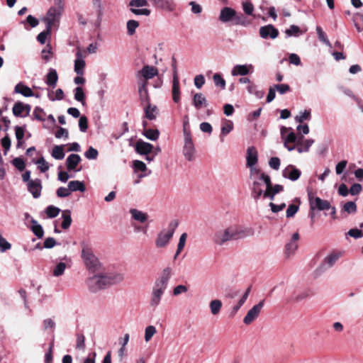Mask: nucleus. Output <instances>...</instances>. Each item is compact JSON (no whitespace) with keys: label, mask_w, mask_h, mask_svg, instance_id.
<instances>
[{"label":"nucleus","mask_w":363,"mask_h":363,"mask_svg":"<svg viewBox=\"0 0 363 363\" xmlns=\"http://www.w3.org/2000/svg\"><path fill=\"white\" fill-rule=\"evenodd\" d=\"M300 238L298 233H294L292 235L291 240L286 244L284 249V255L286 258L293 256L298 247V241Z\"/></svg>","instance_id":"obj_10"},{"label":"nucleus","mask_w":363,"mask_h":363,"mask_svg":"<svg viewBox=\"0 0 363 363\" xmlns=\"http://www.w3.org/2000/svg\"><path fill=\"white\" fill-rule=\"evenodd\" d=\"M233 23L235 25H241L243 26H247L250 24V22L247 21L246 18L241 13L238 14L235 13V18L233 19Z\"/></svg>","instance_id":"obj_46"},{"label":"nucleus","mask_w":363,"mask_h":363,"mask_svg":"<svg viewBox=\"0 0 363 363\" xmlns=\"http://www.w3.org/2000/svg\"><path fill=\"white\" fill-rule=\"evenodd\" d=\"M265 178V190L263 192L262 196L264 199H269L270 200H274L275 194L271 190V178L270 177H264Z\"/></svg>","instance_id":"obj_33"},{"label":"nucleus","mask_w":363,"mask_h":363,"mask_svg":"<svg viewBox=\"0 0 363 363\" xmlns=\"http://www.w3.org/2000/svg\"><path fill=\"white\" fill-rule=\"evenodd\" d=\"M300 33V28L298 26L292 25L289 28L286 29L285 33L287 37L298 36Z\"/></svg>","instance_id":"obj_57"},{"label":"nucleus","mask_w":363,"mask_h":363,"mask_svg":"<svg viewBox=\"0 0 363 363\" xmlns=\"http://www.w3.org/2000/svg\"><path fill=\"white\" fill-rule=\"evenodd\" d=\"M99 152L96 149L93 147H89L85 152L84 156L88 160H95L97 158Z\"/></svg>","instance_id":"obj_55"},{"label":"nucleus","mask_w":363,"mask_h":363,"mask_svg":"<svg viewBox=\"0 0 363 363\" xmlns=\"http://www.w3.org/2000/svg\"><path fill=\"white\" fill-rule=\"evenodd\" d=\"M146 85H147L146 82H144L141 85H140L138 91H139L140 99L142 101L149 102V96H148V92H147V89L146 88Z\"/></svg>","instance_id":"obj_44"},{"label":"nucleus","mask_w":363,"mask_h":363,"mask_svg":"<svg viewBox=\"0 0 363 363\" xmlns=\"http://www.w3.org/2000/svg\"><path fill=\"white\" fill-rule=\"evenodd\" d=\"M235 13L236 11L234 9L230 7H224L220 11L219 20L223 23H227L230 21H233Z\"/></svg>","instance_id":"obj_21"},{"label":"nucleus","mask_w":363,"mask_h":363,"mask_svg":"<svg viewBox=\"0 0 363 363\" xmlns=\"http://www.w3.org/2000/svg\"><path fill=\"white\" fill-rule=\"evenodd\" d=\"M213 82L217 86L224 89L225 88V81L220 74H215L213 77Z\"/></svg>","instance_id":"obj_53"},{"label":"nucleus","mask_w":363,"mask_h":363,"mask_svg":"<svg viewBox=\"0 0 363 363\" xmlns=\"http://www.w3.org/2000/svg\"><path fill=\"white\" fill-rule=\"evenodd\" d=\"M74 99L84 106L86 102L84 101L85 94L84 93L83 89L81 86H77L74 89Z\"/></svg>","instance_id":"obj_42"},{"label":"nucleus","mask_w":363,"mask_h":363,"mask_svg":"<svg viewBox=\"0 0 363 363\" xmlns=\"http://www.w3.org/2000/svg\"><path fill=\"white\" fill-rule=\"evenodd\" d=\"M66 269V264L64 262H60L58 263L55 269H53V275L55 277H60L65 272V270Z\"/></svg>","instance_id":"obj_54"},{"label":"nucleus","mask_w":363,"mask_h":363,"mask_svg":"<svg viewBox=\"0 0 363 363\" xmlns=\"http://www.w3.org/2000/svg\"><path fill=\"white\" fill-rule=\"evenodd\" d=\"M316 32L318 36V38L320 41L324 43L325 45L330 46V43L328 40L325 33L323 32L322 28L320 26L316 27Z\"/></svg>","instance_id":"obj_56"},{"label":"nucleus","mask_w":363,"mask_h":363,"mask_svg":"<svg viewBox=\"0 0 363 363\" xmlns=\"http://www.w3.org/2000/svg\"><path fill=\"white\" fill-rule=\"evenodd\" d=\"M310 210H318V211H324L328 210L330 208V203L327 200H323L320 197L315 196L313 193L311 191L308 192Z\"/></svg>","instance_id":"obj_6"},{"label":"nucleus","mask_w":363,"mask_h":363,"mask_svg":"<svg viewBox=\"0 0 363 363\" xmlns=\"http://www.w3.org/2000/svg\"><path fill=\"white\" fill-rule=\"evenodd\" d=\"M298 206L296 204H290L286 210V216L287 218H291L294 217V215L297 213L298 211Z\"/></svg>","instance_id":"obj_61"},{"label":"nucleus","mask_w":363,"mask_h":363,"mask_svg":"<svg viewBox=\"0 0 363 363\" xmlns=\"http://www.w3.org/2000/svg\"><path fill=\"white\" fill-rule=\"evenodd\" d=\"M139 26V23L135 20H129L127 22V30L129 35H133L135 33L136 28Z\"/></svg>","instance_id":"obj_49"},{"label":"nucleus","mask_w":363,"mask_h":363,"mask_svg":"<svg viewBox=\"0 0 363 363\" xmlns=\"http://www.w3.org/2000/svg\"><path fill=\"white\" fill-rule=\"evenodd\" d=\"M311 119V111L305 110L303 112H300L298 115L295 117V121L299 123H303L304 121Z\"/></svg>","instance_id":"obj_47"},{"label":"nucleus","mask_w":363,"mask_h":363,"mask_svg":"<svg viewBox=\"0 0 363 363\" xmlns=\"http://www.w3.org/2000/svg\"><path fill=\"white\" fill-rule=\"evenodd\" d=\"M314 143V140L309 139H303V136L298 137L297 141V151L298 153L307 152L309 151L310 147Z\"/></svg>","instance_id":"obj_20"},{"label":"nucleus","mask_w":363,"mask_h":363,"mask_svg":"<svg viewBox=\"0 0 363 363\" xmlns=\"http://www.w3.org/2000/svg\"><path fill=\"white\" fill-rule=\"evenodd\" d=\"M57 80L58 75L57 71L55 69L50 68L46 76L45 83L52 88H55L57 85Z\"/></svg>","instance_id":"obj_31"},{"label":"nucleus","mask_w":363,"mask_h":363,"mask_svg":"<svg viewBox=\"0 0 363 363\" xmlns=\"http://www.w3.org/2000/svg\"><path fill=\"white\" fill-rule=\"evenodd\" d=\"M82 159L79 155L71 154L66 160V166L68 171L75 170Z\"/></svg>","instance_id":"obj_26"},{"label":"nucleus","mask_w":363,"mask_h":363,"mask_svg":"<svg viewBox=\"0 0 363 363\" xmlns=\"http://www.w3.org/2000/svg\"><path fill=\"white\" fill-rule=\"evenodd\" d=\"M157 330L154 325H148L145 329V341L148 342L156 334Z\"/></svg>","instance_id":"obj_43"},{"label":"nucleus","mask_w":363,"mask_h":363,"mask_svg":"<svg viewBox=\"0 0 363 363\" xmlns=\"http://www.w3.org/2000/svg\"><path fill=\"white\" fill-rule=\"evenodd\" d=\"M340 252H332L329 254L325 258L323 259L320 266L316 269V271L320 272V273L323 272L327 269L332 267L337 259L340 257Z\"/></svg>","instance_id":"obj_11"},{"label":"nucleus","mask_w":363,"mask_h":363,"mask_svg":"<svg viewBox=\"0 0 363 363\" xmlns=\"http://www.w3.org/2000/svg\"><path fill=\"white\" fill-rule=\"evenodd\" d=\"M28 190L35 199L41 194L42 185L40 179L30 180L28 183Z\"/></svg>","instance_id":"obj_19"},{"label":"nucleus","mask_w":363,"mask_h":363,"mask_svg":"<svg viewBox=\"0 0 363 363\" xmlns=\"http://www.w3.org/2000/svg\"><path fill=\"white\" fill-rule=\"evenodd\" d=\"M172 98L173 101L175 103H178L180 101V88H179V81L177 74V71L174 70V74H173V81H172Z\"/></svg>","instance_id":"obj_22"},{"label":"nucleus","mask_w":363,"mask_h":363,"mask_svg":"<svg viewBox=\"0 0 363 363\" xmlns=\"http://www.w3.org/2000/svg\"><path fill=\"white\" fill-rule=\"evenodd\" d=\"M259 32L263 39H275L279 35V30L271 24L260 27Z\"/></svg>","instance_id":"obj_12"},{"label":"nucleus","mask_w":363,"mask_h":363,"mask_svg":"<svg viewBox=\"0 0 363 363\" xmlns=\"http://www.w3.org/2000/svg\"><path fill=\"white\" fill-rule=\"evenodd\" d=\"M60 212V209L53 206H49L45 210V213L48 218H52L58 216Z\"/></svg>","instance_id":"obj_50"},{"label":"nucleus","mask_w":363,"mask_h":363,"mask_svg":"<svg viewBox=\"0 0 363 363\" xmlns=\"http://www.w3.org/2000/svg\"><path fill=\"white\" fill-rule=\"evenodd\" d=\"M52 28H50V26H46V30L40 33L37 36V40L41 44H44L46 41L48 35H49L51 33Z\"/></svg>","instance_id":"obj_51"},{"label":"nucleus","mask_w":363,"mask_h":363,"mask_svg":"<svg viewBox=\"0 0 363 363\" xmlns=\"http://www.w3.org/2000/svg\"><path fill=\"white\" fill-rule=\"evenodd\" d=\"M31 230L38 238H42L44 235L43 227L33 218L31 219Z\"/></svg>","instance_id":"obj_37"},{"label":"nucleus","mask_w":363,"mask_h":363,"mask_svg":"<svg viewBox=\"0 0 363 363\" xmlns=\"http://www.w3.org/2000/svg\"><path fill=\"white\" fill-rule=\"evenodd\" d=\"M254 70V66L252 64L249 65H237L234 66L231 70L233 76H245L249 73H252Z\"/></svg>","instance_id":"obj_18"},{"label":"nucleus","mask_w":363,"mask_h":363,"mask_svg":"<svg viewBox=\"0 0 363 363\" xmlns=\"http://www.w3.org/2000/svg\"><path fill=\"white\" fill-rule=\"evenodd\" d=\"M152 145L143 140H138L135 145V150L140 155H148L152 152Z\"/></svg>","instance_id":"obj_25"},{"label":"nucleus","mask_w":363,"mask_h":363,"mask_svg":"<svg viewBox=\"0 0 363 363\" xmlns=\"http://www.w3.org/2000/svg\"><path fill=\"white\" fill-rule=\"evenodd\" d=\"M209 307L211 313L213 315H217L221 309L222 302L218 299L213 300L210 302Z\"/></svg>","instance_id":"obj_41"},{"label":"nucleus","mask_w":363,"mask_h":363,"mask_svg":"<svg viewBox=\"0 0 363 363\" xmlns=\"http://www.w3.org/2000/svg\"><path fill=\"white\" fill-rule=\"evenodd\" d=\"M79 127L82 132H86L88 128V121L85 116H82L79 120Z\"/></svg>","instance_id":"obj_63"},{"label":"nucleus","mask_w":363,"mask_h":363,"mask_svg":"<svg viewBox=\"0 0 363 363\" xmlns=\"http://www.w3.org/2000/svg\"><path fill=\"white\" fill-rule=\"evenodd\" d=\"M301 174V172L292 164L288 165L282 171V176L291 181H296Z\"/></svg>","instance_id":"obj_17"},{"label":"nucleus","mask_w":363,"mask_h":363,"mask_svg":"<svg viewBox=\"0 0 363 363\" xmlns=\"http://www.w3.org/2000/svg\"><path fill=\"white\" fill-rule=\"evenodd\" d=\"M76 348L84 350L85 348V337L82 334H77Z\"/></svg>","instance_id":"obj_62"},{"label":"nucleus","mask_w":363,"mask_h":363,"mask_svg":"<svg viewBox=\"0 0 363 363\" xmlns=\"http://www.w3.org/2000/svg\"><path fill=\"white\" fill-rule=\"evenodd\" d=\"M82 257L86 268L89 271L95 272L101 269V265L91 249L84 247L82 251Z\"/></svg>","instance_id":"obj_4"},{"label":"nucleus","mask_w":363,"mask_h":363,"mask_svg":"<svg viewBox=\"0 0 363 363\" xmlns=\"http://www.w3.org/2000/svg\"><path fill=\"white\" fill-rule=\"evenodd\" d=\"M68 186L71 193L77 191L80 192H84L86 190L84 184L82 182L78 180L70 181L68 183Z\"/></svg>","instance_id":"obj_34"},{"label":"nucleus","mask_w":363,"mask_h":363,"mask_svg":"<svg viewBox=\"0 0 363 363\" xmlns=\"http://www.w3.org/2000/svg\"><path fill=\"white\" fill-rule=\"evenodd\" d=\"M130 213L134 220H138L140 223L145 222L148 217L147 213H143V211L135 208L130 209Z\"/></svg>","instance_id":"obj_35"},{"label":"nucleus","mask_w":363,"mask_h":363,"mask_svg":"<svg viewBox=\"0 0 363 363\" xmlns=\"http://www.w3.org/2000/svg\"><path fill=\"white\" fill-rule=\"evenodd\" d=\"M194 153L195 147L191 134L186 133V135H184L183 154L187 160L191 161L194 159Z\"/></svg>","instance_id":"obj_8"},{"label":"nucleus","mask_w":363,"mask_h":363,"mask_svg":"<svg viewBox=\"0 0 363 363\" xmlns=\"http://www.w3.org/2000/svg\"><path fill=\"white\" fill-rule=\"evenodd\" d=\"M30 109V105L18 101L13 105L12 111L16 117H26L29 115Z\"/></svg>","instance_id":"obj_16"},{"label":"nucleus","mask_w":363,"mask_h":363,"mask_svg":"<svg viewBox=\"0 0 363 363\" xmlns=\"http://www.w3.org/2000/svg\"><path fill=\"white\" fill-rule=\"evenodd\" d=\"M156 9L166 11H172L175 9V4L173 0H148Z\"/></svg>","instance_id":"obj_15"},{"label":"nucleus","mask_w":363,"mask_h":363,"mask_svg":"<svg viewBox=\"0 0 363 363\" xmlns=\"http://www.w3.org/2000/svg\"><path fill=\"white\" fill-rule=\"evenodd\" d=\"M14 92L26 97H30L34 95L32 89L22 82H19L15 86Z\"/></svg>","instance_id":"obj_28"},{"label":"nucleus","mask_w":363,"mask_h":363,"mask_svg":"<svg viewBox=\"0 0 363 363\" xmlns=\"http://www.w3.org/2000/svg\"><path fill=\"white\" fill-rule=\"evenodd\" d=\"M352 21L358 32L363 30V14L357 13L352 17Z\"/></svg>","instance_id":"obj_38"},{"label":"nucleus","mask_w":363,"mask_h":363,"mask_svg":"<svg viewBox=\"0 0 363 363\" xmlns=\"http://www.w3.org/2000/svg\"><path fill=\"white\" fill-rule=\"evenodd\" d=\"M143 135L150 140H156L159 138L160 133L157 129H147Z\"/></svg>","instance_id":"obj_45"},{"label":"nucleus","mask_w":363,"mask_h":363,"mask_svg":"<svg viewBox=\"0 0 363 363\" xmlns=\"http://www.w3.org/2000/svg\"><path fill=\"white\" fill-rule=\"evenodd\" d=\"M288 128L285 127H282L281 129V135L284 140V145H287V143H297L298 138L296 135V134L294 132H291L286 136H285V132H286Z\"/></svg>","instance_id":"obj_32"},{"label":"nucleus","mask_w":363,"mask_h":363,"mask_svg":"<svg viewBox=\"0 0 363 363\" xmlns=\"http://www.w3.org/2000/svg\"><path fill=\"white\" fill-rule=\"evenodd\" d=\"M258 161L257 151L255 147H250L247 150L246 166H255Z\"/></svg>","instance_id":"obj_24"},{"label":"nucleus","mask_w":363,"mask_h":363,"mask_svg":"<svg viewBox=\"0 0 363 363\" xmlns=\"http://www.w3.org/2000/svg\"><path fill=\"white\" fill-rule=\"evenodd\" d=\"M264 306V300H262L257 304L255 305L247 311L246 315L244 317L243 323L245 325H250L254 322L259 317Z\"/></svg>","instance_id":"obj_7"},{"label":"nucleus","mask_w":363,"mask_h":363,"mask_svg":"<svg viewBox=\"0 0 363 363\" xmlns=\"http://www.w3.org/2000/svg\"><path fill=\"white\" fill-rule=\"evenodd\" d=\"M265 184L262 180L254 179L251 187V196L257 201L264 191Z\"/></svg>","instance_id":"obj_13"},{"label":"nucleus","mask_w":363,"mask_h":363,"mask_svg":"<svg viewBox=\"0 0 363 363\" xmlns=\"http://www.w3.org/2000/svg\"><path fill=\"white\" fill-rule=\"evenodd\" d=\"M145 117L149 120H154L156 118L157 113V108L156 106H151L148 104L145 108Z\"/></svg>","instance_id":"obj_39"},{"label":"nucleus","mask_w":363,"mask_h":363,"mask_svg":"<svg viewBox=\"0 0 363 363\" xmlns=\"http://www.w3.org/2000/svg\"><path fill=\"white\" fill-rule=\"evenodd\" d=\"M174 233V228H168L162 230L158 233L155 239V246L157 248H164L169 243L170 240L172 238Z\"/></svg>","instance_id":"obj_5"},{"label":"nucleus","mask_w":363,"mask_h":363,"mask_svg":"<svg viewBox=\"0 0 363 363\" xmlns=\"http://www.w3.org/2000/svg\"><path fill=\"white\" fill-rule=\"evenodd\" d=\"M145 80L150 79L157 75L158 70L153 66L145 65L139 72Z\"/></svg>","instance_id":"obj_27"},{"label":"nucleus","mask_w":363,"mask_h":363,"mask_svg":"<svg viewBox=\"0 0 363 363\" xmlns=\"http://www.w3.org/2000/svg\"><path fill=\"white\" fill-rule=\"evenodd\" d=\"M33 116L35 118L40 121H44L45 113L43 111V110L40 107H36L33 111Z\"/></svg>","instance_id":"obj_60"},{"label":"nucleus","mask_w":363,"mask_h":363,"mask_svg":"<svg viewBox=\"0 0 363 363\" xmlns=\"http://www.w3.org/2000/svg\"><path fill=\"white\" fill-rule=\"evenodd\" d=\"M250 291H251V286H249L246 291H245V293L242 294V297L240 298V299L238 301V302L237 303L236 305H235L233 308H232V311L230 312V315L231 316H234L237 313L238 311L240 310V308L242 306V305L245 303L246 300L247 299L248 296H249V294L250 293Z\"/></svg>","instance_id":"obj_30"},{"label":"nucleus","mask_w":363,"mask_h":363,"mask_svg":"<svg viewBox=\"0 0 363 363\" xmlns=\"http://www.w3.org/2000/svg\"><path fill=\"white\" fill-rule=\"evenodd\" d=\"M36 164L41 172H45L49 169V164L43 157L37 160Z\"/></svg>","instance_id":"obj_58"},{"label":"nucleus","mask_w":363,"mask_h":363,"mask_svg":"<svg viewBox=\"0 0 363 363\" xmlns=\"http://www.w3.org/2000/svg\"><path fill=\"white\" fill-rule=\"evenodd\" d=\"M254 230L252 228H244L238 225H232L217 230L212 239L216 245H223L228 241L252 236L254 235Z\"/></svg>","instance_id":"obj_2"},{"label":"nucleus","mask_w":363,"mask_h":363,"mask_svg":"<svg viewBox=\"0 0 363 363\" xmlns=\"http://www.w3.org/2000/svg\"><path fill=\"white\" fill-rule=\"evenodd\" d=\"M257 88V87L255 84L250 83L247 86V89L250 94H255L257 98L261 99L264 96V92L262 91H258Z\"/></svg>","instance_id":"obj_48"},{"label":"nucleus","mask_w":363,"mask_h":363,"mask_svg":"<svg viewBox=\"0 0 363 363\" xmlns=\"http://www.w3.org/2000/svg\"><path fill=\"white\" fill-rule=\"evenodd\" d=\"M250 168V178L254 181V179L262 180L265 183L264 177H269L255 166L248 167Z\"/></svg>","instance_id":"obj_29"},{"label":"nucleus","mask_w":363,"mask_h":363,"mask_svg":"<svg viewBox=\"0 0 363 363\" xmlns=\"http://www.w3.org/2000/svg\"><path fill=\"white\" fill-rule=\"evenodd\" d=\"M172 274V268L171 267H166L156 279L152 287L148 301L149 306L151 309L155 310L160 305Z\"/></svg>","instance_id":"obj_1"},{"label":"nucleus","mask_w":363,"mask_h":363,"mask_svg":"<svg viewBox=\"0 0 363 363\" xmlns=\"http://www.w3.org/2000/svg\"><path fill=\"white\" fill-rule=\"evenodd\" d=\"M192 105L196 110H200L202 108L206 107L208 102L202 93H196L193 96Z\"/></svg>","instance_id":"obj_23"},{"label":"nucleus","mask_w":363,"mask_h":363,"mask_svg":"<svg viewBox=\"0 0 363 363\" xmlns=\"http://www.w3.org/2000/svg\"><path fill=\"white\" fill-rule=\"evenodd\" d=\"M52 157L56 160H62L65 157V152L62 145H55L52 151Z\"/></svg>","instance_id":"obj_40"},{"label":"nucleus","mask_w":363,"mask_h":363,"mask_svg":"<svg viewBox=\"0 0 363 363\" xmlns=\"http://www.w3.org/2000/svg\"><path fill=\"white\" fill-rule=\"evenodd\" d=\"M123 279L124 276L121 273L99 274L89 277L86 281V284L90 291L96 292L109 285L120 283Z\"/></svg>","instance_id":"obj_3"},{"label":"nucleus","mask_w":363,"mask_h":363,"mask_svg":"<svg viewBox=\"0 0 363 363\" xmlns=\"http://www.w3.org/2000/svg\"><path fill=\"white\" fill-rule=\"evenodd\" d=\"M62 12L58 9L50 7L47 12L46 17L44 18L46 26H50V28H52L59 22Z\"/></svg>","instance_id":"obj_9"},{"label":"nucleus","mask_w":363,"mask_h":363,"mask_svg":"<svg viewBox=\"0 0 363 363\" xmlns=\"http://www.w3.org/2000/svg\"><path fill=\"white\" fill-rule=\"evenodd\" d=\"M85 55H83L81 50H78L76 52V59L74 60V70L77 75H84L86 62L84 60Z\"/></svg>","instance_id":"obj_14"},{"label":"nucleus","mask_w":363,"mask_h":363,"mask_svg":"<svg viewBox=\"0 0 363 363\" xmlns=\"http://www.w3.org/2000/svg\"><path fill=\"white\" fill-rule=\"evenodd\" d=\"M56 193L57 196L60 198L67 197L71 194L69 186L67 188L61 186L57 189Z\"/></svg>","instance_id":"obj_64"},{"label":"nucleus","mask_w":363,"mask_h":363,"mask_svg":"<svg viewBox=\"0 0 363 363\" xmlns=\"http://www.w3.org/2000/svg\"><path fill=\"white\" fill-rule=\"evenodd\" d=\"M233 128V123L230 121H225L221 127V135H226Z\"/></svg>","instance_id":"obj_52"},{"label":"nucleus","mask_w":363,"mask_h":363,"mask_svg":"<svg viewBox=\"0 0 363 363\" xmlns=\"http://www.w3.org/2000/svg\"><path fill=\"white\" fill-rule=\"evenodd\" d=\"M62 218L63 219L61 226L63 229L66 230L69 228L72 223L71 211L65 210L62 212Z\"/></svg>","instance_id":"obj_36"},{"label":"nucleus","mask_w":363,"mask_h":363,"mask_svg":"<svg viewBox=\"0 0 363 363\" xmlns=\"http://www.w3.org/2000/svg\"><path fill=\"white\" fill-rule=\"evenodd\" d=\"M343 210L348 213H354L357 211V206L353 201H348L343 206Z\"/></svg>","instance_id":"obj_59"}]
</instances>
